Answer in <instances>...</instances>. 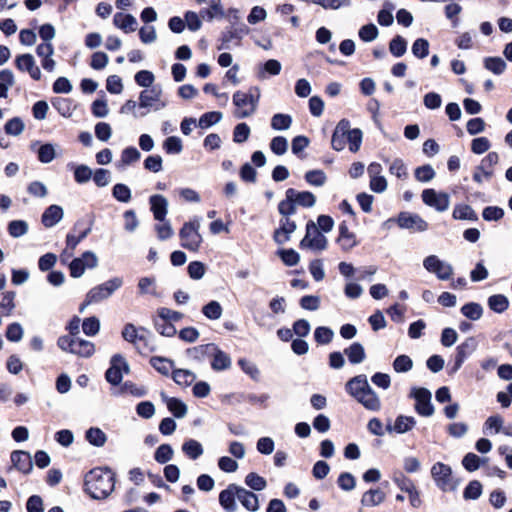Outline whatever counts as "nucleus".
Listing matches in <instances>:
<instances>
[{
    "label": "nucleus",
    "mask_w": 512,
    "mask_h": 512,
    "mask_svg": "<svg viewBox=\"0 0 512 512\" xmlns=\"http://www.w3.org/2000/svg\"><path fill=\"white\" fill-rule=\"evenodd\" d=\"M345 387L347 393L362 404L365 409L373 412L380 411L382 407L381 400L369 385L366 375L360 374L351 378Z\"/></svg>",
    "instance_id": "f257e3e1"
},
{
    "label": "nucleus",
    "mask_w": 512,
    "mask_h": 512,
    "mask_svg": "<svg viewBox=\"0 0 512 512\" xmlns=\"http://www.w3.org/2000/svg\"><path fill=\"white\" fill-rule=\"evenodd\" d=\"M114 487V474L109 469L95 468L85 476V490L94 499L106 498Z\"/></svg>",
    "instance_id": "f03ea898"
},
{
    "label": "nucleus",
    "mask_w": 512,
    "mask_h": 512,
    "mask_svg": "<svg viewBox=\"0 0 512 512\" xmlns=\"http://www.w3.org/2000/svg\"><path fill=\"white\" fill-rule=\"evenodd\" d=\"M260 98V89L252 87L248 92L236 91L233 94V104L236 107L234 116L238 119L248 118L253 115L257 109Z\"/></svg>",
    "instance_id": "7ed1b4c3"
},
{
    "label": "nucleus",
    "mask_w": 512,
    "mask_h": 512,
    "mask_svg": "<svg viewBox=\"0 0 512 512\" xmlns=\"http://www.w3.org/2000/svg\"><path fill=\"white\" fill-rule=\"evenodd\" d=\"M200 219L195 217L193 220L184 223L180 229L179 236L182 247L197 251L202 243V236L199 233Z\"/></svg>",
    "instance_id": "20e7f679"
},
{
    "label": "nucleus",
    "mask_w": 512,
    "mask_h": 512,
    "mask_svg": "<svg viewBox=\"0 0 512 512\" xmlns=\"http://www.w3.org/2000/svg\"><path fill=\"white\" fill-rule=\"evenodd\" d=\"M431 476L436 486L444 492L456 490L459 484L452 476L451 467L442 462H437L431 467Z\"/></svg>",
    "instance_id": "39448f33"
},
{
    "label": "nucleus",
    "mask_w": 512,
    "mask_h": 512,
    "mask_svg": "<svg viewBox=\"0 0 512 512\" xmlns=\"http://www.w3.org/2000/svg\"><path fill=\"white\" fill-rule=\"evenodd\" d=\"M122 285V281L118 278L109 280L101 285H98L92 288L86 295L85 302L80 307V312L84 311V308L87 305L98 303L109 296L117 290Z\"/></svg>",
    "instance_id": "423d86ee"
},
{
    "label": "nucleus",
    "mask_w": 512,
    "mask_h": 512,
    "mask_svg": "<svg viewBox=\"0 0 512 512\" xmlns=\"http://www.w3.org/2000/svg\"><path fill=\"white\" fill-rule=\"evenodd\" d=\"M128 371V365L121 355H114L110 360V367L105 373V378L109 384L112 385V394L118 395L123 392V388H116L122 381V371Z\"/></svg>",
    "instance_id": "0eeeda50"
},
{
    "label": "nucleus",
    "mask_w": 512,
    "mask_h": 512,
    "mask_svg": "<svg viewBox=\"0 0 512 512\" xmlns=\"http://www.w3.org/2000/svg\"><path fill=\"white\" fill-rule=\"evenodd\" d=\"M327 243V238L319 231L315 223L309 221L306 225V235L301 240L300 247L322 251L326 249Z\"/></svg>",
    "instance_id": "6e6552de"
},
{
    "label": "nucleus",
    "mask_w": 512,
    "mask_h": 512,
    "mask_svg": "<svg viewBox=\"0 0 512 512\" xmlns=\"http://www.w3.org/2000/svg\"><path fill=\"white\" fill-rule=\"evenodd\" d=\"M130 343L141 355H148L154 350V342L149 331L135 328L130 324Z\"/></svg>",
    "instance_id": "1a4fd4ad"
},
{
    "label": "nucleus",
    "mask_w": 512,
    "mask_h": 512,
    "mask_svg": "<svg viewBox=\"0 0 512 512\" xmlns=\"http://www.w3.org/2000/svg\"><path fill=\"white\" fill-rule=\"evenodd\" d=\"M166 106L167 101L162 99V88L159 85H154L140 93V108H151L155 111H158L165 108Z\"/></svg>",
    "instance_id": "9d476101"
},
{
    "label": "nucleus",
    "mask_w": 512,
    "mask_h": 512,
    "mask_svg": "<svg viewBox=\"0 0 512 512\" xmlns=\"http://www.w3.org/2000/svg\"><path fill=\"white\" fill-rule=\"evenodd\" d=\"M423 267L428 272L435 274L439 280H448L453 275L452 265L436 255H429L424 258Z\"/></svg>",
    "instance_id": "9b49d317"
},
{
    "label": "nucleus",
    "mask_w": 512,
    "mask_h": 512,
    "mask_svg": "<svg viewBox=\"0 0 512 512\" xmlns=\"http://www.w3.org/2000/svg\"><path fill=\"white\" fill-rule=\"evenodd\" d=\"M422 201L428 207L437 212H445L450 206V196L445 192H437L435 189H424L421 194Z\"/></svg>",
    "instance_id": "f8f14e48"
},
{
    "label": "nucleus",
    "mask_w": 512,
    "mask_h": 512,
    "mask_svg": "<svg viewBox=\"0 0 512 512\" xmlns=\"http://www.w3.org/2000/svg\"><path fill=\"white\" fill-rule=\"evenodd\" d=\"M410 396L416 401L415 411L424 417H430L434 414V406L431 403V392L426 388H413Z\"/></svg>",
    "instance_id": "ddd939ff"
},
{
    "label": "nucleus",
    "mask_w": 512,
    "mask_h": 512,
    "mask_svg": "<svg viewBox=\"0 0 512 512\" xmlns=\"http://www.w3.org/2000/svg\"><path fill=\"white\" fill-rule=\"evenodd\" d=\"M396 223L401 229H408L413 232H424L428 229V223L418 214L411 212H400Z\"/></svg>",
    "instance_id": "4468645a"
},
{
    "label": "nucleus",
    "mask_w": 512,
    "mask_h": 512,
    "mask_svg": "<svg viewBox=\"0 0 512 512\" xmlns=\"http://www.w3.org/2000/svg\"><path fill=\"white\" fill-rule=\"evenodd\" d=\"M98 265L97 256L90 251L82 254L81 257L75 258L69 265L70 275L74 278L81 277L86 269H93Z\"/></svg>",
    "instance_id": "2eb2a0df"
},
{
    "label": "nucleus",
    "mask_w": 512,
    "mask_h": 512,
    "mask_svg": "<svg viewBox=\"0 0 512 512\" xmlns=\"http://www.w3.org/2000/svg\"><path fill=\"white\" fill-rule=\"evenodd\" d=\"M15 66L19 71L29 73L32 79H41V70L36 65L33 55L29 53L18 55L15 59Z\"/></svg>",
    "instance_id": "dca6fc26"
},
{
    "label": "nucleus",
    "mask_w": 512,
    "mask_h": 512,
    "mask_svg": "<svg viewBox=\"0 0 512 512\" xmlns=\"http://www.w3.org/2000/svg\"><path fill=\"white\" fill-rule=\"evenodd\" d=\"M350 121L342 119L336 125L331 139V146L336 151H342L347 142V133L349 132Z\"/></svg>",
    "instance_id": "f3484780"
},
{
    "label": "nucleus",
    "mask_w": 512,
    "mask_h": 512,
    "mask_svg": "<svg viewBox=\"0 0 512 512\" xmlns=\"http://www.w3.org/2000/svg\"><path fill=\"white\" fill-rule=\"evenodd\" d=\"M150 210L154 219L163 222L168 213V200L160 194H154L149 198Z\"/></svg>",
    "instance_id": "a211bd4d"
},
{
    "label": "nucleus",
    "mask_w": 512,
    "mask_h": 512,
    "mask_svg": "<svg viewBox=\"0 0 512 512\" xmlns=\"http://www.w3.org/2000/svg\"><path fill=\"white\" fill-rule=\"evenodd\" d=\"M416 423L417 421L413 416L398 415L393 425L388 424L386 426V431L404 434L411 431L416 426Z\"/></svg>",
    "instance_id": "6ab92c4d"
},
{
    "label": "nucleus",
    "mask_w": 512,
    "mask_h": 512,
    "mask_svg": "<svg viewBox=\"0 0 512 512\" xmlns=\"http://www.w3.org/2000/svg\"><path fill=\"white\" fill-rule=\"evenodd\" d=\"M297 226L290 217H282L280 226L274 232V240L278 244H284L290 239V235L296 230Z\"/></svg>",
    "instance_id": "aec40b11"
},
{
    "label": "nucleus",
    "mask_w": 512,
    "mask_h": 512,
    "mask_svg": "<svg viewBox=\"0 0 512 512\" xmlns=\"http://www.w3.org/2000/svg\"><path fill=\"white\" fill-rule=\"evenodd\" d=\"M11 461L13 466L23 472L28 474L33 469V461L30 453L22 450H16L11 453Z\"/></svg>",
    "instance_id": "412c9836"
},
{
    "label": "nucleus",
    "mask_w": 512,
    "mask_h": 512,
    "mask_svg": "<svg viewBox=\"0 0 512 512\" xmlns=\"http://www.w3.org/2000/svg\"><path fill=\"white\" fill-rule=\"evenodd\" d=\"M237 485L230 484L219 494V503L226 512H235L237 510V504L235 498H237Z\"/></svg>",
    "instance_id": "4be33fe9"
},
{
    "label": "nucleus",
    "mask_w": 512,
    "mask_h": 512,
    "mask_svg": "<svg viewBox=\"0 0 512 512\" xmlns=\"http://www.w3.org/2000/svg\"><path fill=\"white\" fill-rule=\"evenodd\" d=\"M210 360L211 368L214 371H223L231 367L230 356L226 352L222 351L216 344L214 346V351L211 354Z\"/></svg>",
    "instance_id": "5701e85b"
},
{
    "label": "nucleus",
    "mask_w": 512,
    "mask_h": 512,
    "mask_svg": "<svg viewBox=\"0 0 512 512\" xmlns=\"http://www.w3.org/2000/svg\"><path fill=\"white\" fill-rule=\"evenodd\" d=\"M237 499L248 511L256 512L259 509V500L255 493L237 485Z\"/></svg>",
    "instance_id": "b1692460"
},
{
    "label": "nucleus",
    "mask_w": 512,
    "mask_h": 512,
    "mask_svg": "<svg viewBox=\"0 0 512 512\" xmlns=\"http://www.w3.org/2000/svg\"><path fill=\"white\" fill-rule=\"evenodd\" d=\"M285 196L292 197L296 205L306 208L313 207L316 202L314 194L309 191L299 192L293 188H289L286 190Z\"/></svg>",
    "instance_id": "393cba45"
},
{
    "label": "nucleus",
    "mask_w": 512,
    "mask_h": 512,
    "mask_svg": "<svg viewBox=\"0 0 512 512\" xmlns=\"http://www.w3.org/2000/svg\"><path fill=\"white\" fill-rule=\"evenodd\" d=\"M161 398L163 402L166 403L168 410L176 418H183L186 416L188 408L182 400L175 397H169L164 392L161 393Z\"/></svg>",
    "instance_id": "a878e982"
},
{
    "label": "nucleus",
    "mask_w": 512,
    "mask_h": 512,
    "mask_svg": "<svg viewBox=\"0 0 512 512\" xmlns=\"http://www.w3.org/2000/svg\"><path fill=\"white\" fill-rule=\"evenodd\" d=\"M248 33V28L243 26L241 28H229L222 32L220 41L221 44L218 46V50L229 49V43L233 39L241 40L244 35Z\"/></svg>",
    "instance_id": "bb28decb"
},
{
    "label": "nucleus",
    "mask_w": 512,
    "mask_h": 512,
    "mask_svg": "<svg viewBox=\"0 0 512 512\" xmlns=\"http://www.w3.org/2000/svg\"><path fill=\"white\" fill-rule=\"evenodd\" d=\"M63 215L64 212L60 206L51 205L42 214V224L47 228L53 227L62 220Z\"/></svg>",
    "instance_id": "cd10ccee"
},
{
    "label": "nucleus",
    "mask_w": 512,
    "mask_h": 512,
    "mask_svg": "<svg viewBox=\"0 0 512 512\" xmlns=\"http://www.w3.org/2000/svg\"><path fill=\"white\" fill-rule=\"evenodd\" d=\"M95 352V345L88 340L82 339L80 337H75L73 343V352L79 357L89 358Z\"/></svg>",
    "instance_id": "c85d7f7f"
},
{
    "label": "nucleus",
    "mask_w": 512,
    "mask_h": 512,
    "mask_svg": "<svg viewBox=\"0 0 512 512\" xmlns=\"http://www.w3.org/2000/svg\"><path fill=\"white\" fill-rule=\"evenodd\" d=\"M344 354L353 365L362 363L366 358L365 349L359 342H354L349 347L345 348Z\"/></svg>",
    "instance_id": "c756f323"
},
{
    "label": "nucleus",
    "mask_w": 512,
    "mask_h": 512,
    "mask_svg": "<svg viewBox=\"0 0 512 512\" xmlns=\"http://www.w3.org/2000/svg\"><path fill=\"white\" fill-rule=\"evenodd\" d=\"M385 493L379 489H369L361 498V504L364 507H375L380 505L385 500Z\"/></svg>",
    "instance_id": "7c9ffc66"
},
{
    "label": "nucleus",
    "mask_w": 512,
    "mask_h": 512,
    "mask_svg": "<svg viewBox=\"0 0 512 512\" xmlns=\"http://www.w3.org/2000/svg\"><path fill=\"white\" fill-rule=\"evenodd\" d=\"M202 19L211 22L214 18L224 17V10L221 5V0H209V7L200 10Z\"/></svg>",
    "instance_id": "2f4dec72"
},
{
    "label": "nucleus",
    "mask_w": 512,
    "mask_h": 512,
    "mask_svg": "<svg viewBox=\"0 0 512 512\" xmlns=\"http://www.w3.org/2000/svg\"><path fill=\"white\" fill-rule=\"evenodd\" d=\"M452 217L455 220H469V221H477L478 216L474 209L470 205L466 204H457L455 205L452 213Z\"/></svg>",
    "instance_id": "473e14b6"
},
{
    "label": "nucleus",
    "mask_w": 512,
    "mask_h": 512,
    "mask_svg": "<svg viewBox=\"0 0 512 512\" xmlns=\"http://www.w3.org/2000/svg\"><path fill=\"white\" fill-rule=\"evenodd\" d=\"M172 379L176 384L188 387L196 380V374L187 369H174L172 371Z\"/></svg>",
    "instance_id": "72a5a7b5"
},
{
    "label": "nucleus",
    "mask_w": 512,
    "mask_h": 512,
    "mask_svg": "<svg viewBox=\"0 0 512 512\" xmlns=\"http://www.w3.org/2000/svg\"><path fill=\"white\" fill-rule=\"evenodd\" d=\"M36 152L38 160L43 164L51 163L57 156L56 145L52 143L39 145Z\"/></svg>",
    "instance_id": "f704fd0d"
},
{
    "label": "nucleus",
    "mask_w": 512,
    "mask_h": 512,
    "mask_svg": "<svg viewBox=\"0 0 512 512\" xmlns=\"http://www.w3.org/2000/svg\"><path fill=\"white\" fill-rule=\"evenodd\" d=\"M214 343H208L204 345L196 346L188 350L191 358L199 362H203L206 359H210L212 352L214 351Z\"/></svg>",
    "instance_id": "c9c22d12"
},
{
    "label": "nucleus",
    "mask_w": 512,
    "mask_h": 512,
    "mask_svg": "<svg viewBox=\"0 0 512 512\" xmlns=\"http://www.w3.org/2000/svg\"><path fill=\"white\" fill-rule=\"evenodd\" d=\"M484 68L495 75H501L507 68L506 62L501 57H485L483 60Z\"/></svg>",
    "instance_id": "e433bc0d"
},
{
    "label": "nucleus",
    "mask_w": 512,
    "mask_h": 512,
    "mask_svg": "<svg viewBox=\"0 0 512 512\" xmlns=\"http://www.w3.org/2000/svg\"><path fill=\"white\" fill-rule=\"evenodd\" d=\"M281 68V63L278 60L270 59L259 68L257 76L259 79H266L267 75L276 76L280 74Z\"/></svg>",
    "instance_id": "4c0bfd02"
},
{
    "label": "nucleus",
    "mask_w": 512,
    "mask_h": 512,
    "mask_svg": "<svg viewBox=\"0 0 512 512\" xmlns=\"http://www.w3.org/2000/svg\"><path fill=\"white\" fill-rule=\"evenodd\" d=\"M182 451L192 460L198 459L204 452L202 444L194 439L186 440L182 445Z\"/></svg>",
    "instance_id": "58836bf2"
},
{
    "label": "nucleus",
    "mask_w": 512,
    "mask_h": 512,
    "mask_svg": "<svg viewBox=\"0 0 512 512\" xmlns=\"http://www.w3.org/2000/svg\"><path fill=\"white\" fill-rule=\"evenodd\" d=\"M487 304L492 311L501 314L508 309L509 300L503 294H495L488 298Z\"/></svg>",
    "instance_id": "ea45409f"
},
{
    "label": "nucleus",
    "mask_w": 512,
    "mask_h": 512,
    "mask_svg": "<svg viewBox=\"0 0 512 512\" xmlns=\"http://www.w3.org/2000/svg\"><path fill=\"white\" fill-rule=\"evenodd\" d=\"M477 347L478 342L475 337H468L465 339V341L457 346L456 355L466 360L472 353L476 351Z\"/></svg>",
    "instance_id": "a19ab883"
},
{
    "label": "nucleus",
    "mask_w": 512,
    "mask_h": 512,
    "mask_svg": "<svg viewBox=\"0 0 512 512\" xmlns=\"http://www.w3.org/2000/svg\"><path fill=\"white\" fill-rule=\"evenodd\" d=\"M504 420L500 415H492L488 417L483 426V433L491 435L493 433L502 432Z\"/></svg>",
    "instance_id": "79ce46f5"
},
{
    "label": "nucleus",
    "mask_w": 512,
    "mask_h": 512,
    "mask_svg": "<svg viewBox=\"0 0 512 512\" xmlns=\"http://www.w3.org/2000/svg\"><path fill=\"white\" fill-rule=\"evenodd\" d=\"M292 125V117L289 114L276 113L271 118V128L275 131L288 130Z\"/></svg>",
    "instance_id": "37998d69"
},
{
    "label": "nucleus",
    "mask_w": 512,
    "mask_h": 512,
    "mask_svg": "<svg viewBox=\"0 0 512 512\" xmlns=\"http://www.w3.org/2000/svg\"><path fill=\"white\" fill-rule=\"evenodd\" d=\"M85 438L91 445L96 447H102L107 440L105 433L97 427L89 428L86 431Z\"/></svg>",
    "instance_id": "c03bdc74"
},
{
    "label": "nucleus",
    "mask_w": 512,
    "mask_h": 512,
    "mask_svg": "<svg viewBox=\"0 0 512 512\" xmlns=\"http://www.w3.org/2000/svg\"><path fill=\"white\" fill-rule=\"evenodd\" d=\"M202 313L209 320H218L222 316L223 308L218 301L212 300L202 307Z\"/></svg>",
    "instance_id": "a18cd8bd"
},
{
    "label": "nucleus",
    "mask_w": 512,
    "mask_h": 512,
    "mask_svg": "<svg viewBox=\"0 0 512 512\" xmlns=\"http://www.w3.org/2000/svg\"><path fill=\"white\" fill-rule=\"evenodd\" d=\"M461 313L472 321L479 320L483 315V308L479 303L470 302L462 306Z\"/></svg>",
    "instance_id": "49530a36"
},
{
    "label": "nucleus",
    "mask_w": 512,
    "mask_h": 512,
    "mask_svg": "<svg viewBox=\"0 0 512 512\" xmlns=\"http://www.w3.org/2000/svg\"><path fill=\"white\" fill-rule=\"evenodd\" d=\"M362 131L359 128L351 129L349 127V132L347 133V142L349 144V150L353 153L359 151L362 143Z\"/></svg>",
    "instance_id": "de8ad7c7"
},
{
    "label": "nucleus",
    "mask_w": 512,
    "mask_h": 512,
    "mask_svg": "<svg viewBox=\"0 0 512 512\" xmlns=\"http://www.w3.org/2000/svg\"><path fill=\"white\" fill-rule=\"evenodd\" d=\"M498 161V154L496 152H490L482 159L481 164L478 166V170H482L485 178L488 179L492 176V171L489 169L496 165Z\"/></svg>",
    "instance_id": "09e8293b"
},
{
    "label": "nucleus",
    "mask_w": 512,
    "mask_h": 512,
    "mask_svg": "<svg viewBox=\"0 0 512 512\" xmlns=\"http://www.w3.org/2000/svg\"><path fill=\"white\" fill-rule=\"evenodd\" d=\"M407 41L400 35L395 36L389 43V51L395 57H401L406 53Z\"/></svg>",
    "instance_id": "8fccbe9b"
},
{
    "label": "nucleus",
    "mask_w": 512,
    "mask_h": 512,
    "mask_svg": "<svg viewBox=\"0 0 512 512\" xmlns=\"http://www.w3.org/2000/svg\"><path fill=\"white\" fill-rule=\"evenodd\" d=\"M150 363L159 373L166 376L174 370V363L167 358L152 357Z\"/></svg>",
    "instance_id": "3c124183"
},
{
    "label": "nucleus",
    "mask_w": 512,
    "mask_h": 512,
    "mask_svg": "<svg viewBox=\"0 0 512 512\" xmlns=\"http://www.w3.org/2000/svg\"><path fill=\"white\" fill-rule=\"evenodd\" d=\"M8 233L13 238H19L28 232V223L24 220H13L8 224Z\"/></svg>",
    "instance_id": "603ef678"
},
{
    "label": "nucleus",
    "mask_w": 512,
    "mask_h": 512,
    "mask_svg": "<svg viewBox=\"0 0 512 512\" xmlns=\"http://www.w3.org/2000/svg\"><path fill=\"white\" fill-rule=\"evenodd\" d=\"M245 484L255 491H262L266 488V480L257 473L251 472L245 477Z\"/></svg>",
    "instance_id": "864d4df0"
},
{
    "label": "nucleus",
    "mask_w": 512,
    "mask_h": 512,
    "mask_svg": "<svg viewBox=\"0 0 512 512\" xmlns=\"http://www.w3.org/2000/svg\"><path fill=\"white\" fill-rule=\"evenodd\" d=\"M222 119V113L217 111L204 113L198 121V126L202 129L209 128L217 124Z\"/></svg>",
    "instance_id": "5fc2aeb1"
},
{
    "label": "nucleus",
    "mask_w": 512,
    "mask_h": 512,
    "mask_svg": "<svg viewBox=\"0 0 512 512\" xmlns=\"http://www.w3.org/2000/svg\"><path fill=\"white\" fill-rule=\"evenodd\" d=\"M174 455V451L169 444L160 445L154 454L155 460L160 464L169 462Z\"/></svg>",
    "instance_id": "6e6d98bb"
},
{
    "label": "nucleus",
    "mask_w": 512,
    "mask_h": 512,
    "mask_svg": "<svg viewBox=\"0 0 512 512\" xmlns=\"http://www.w3.org/2000/svg\"><path fill=\"white\" fill-rule=\"evenodd\" d=\"M411 51L419 59H423L429 54V42L424 38H418L414 41Z\"/></svg>",
    "instance_id": "4d7b16f0"
},
{
    "label": "nucleus",
    "mask_w": 512,
    "mask_h": 512,
    "mask_svg": "<svg viewBox=\"0 0 512 512\" xmlns=\"http://www.w3.org/2000/svg\"><path fill=\"white\" fill-rule=\"evenodd\" d=\"M481 494L482 484L477 480H473L469 482V484L464 489L463 497L466 500H476L481 496Z\"/></svg>",
    "instance_id": "13d9d810"
},
{
    "label": "nucleus",
    "mask_w": 512,
    "mask_h": 512,
    "mask_svg": "<svg viewBox=\"0 0 512 512\" xmlns=\"http://www.w3.org/2000/svg\"><path fill=\"white\" fill-rule=\"evenodd\" d=\"M413 367L412 359L407 355H399L393 361V369L397 373H406Z\"/></svg>",
    "instance_id": "bf43d9fd"
},
{
    "label": "nucleus",
    "mask_w": 512,
    "mask_h": 512,
    "mask_svg": "<svg viewBox=\"0 0 512 512\" xmlns=\"http://www.w3.org/2000/svg\"><path fill=\"white\" fill-rule=\"evenodd\" d=\"M134 79L137 85L148 89L153 86L152 84L155 81V76L149 70H141L135 74Z\"/></svg>",
    "instance_id": "052dcab7"
},
{
    "label": "nucleus",
    "mask_w": 512,
    "mask_h": 512,
    "mask_svg": "<svg viewBox=\"0 0 512 512\" xmlns=\"http://www.w3.org/2000/svg\"><path fill=\"white\" fill-rule=\"evenodd\" d=\"M414 175L417 181L426 183L435 177V171L431 165L427 164L417 167Z\"/></svg>",
    "instance_id": "680f3d73"
},
{
    "label": "nucleus",
    "mask_w": 512,
    "mask_h": 512,
    "mask_svg": "<svg viewBox=\"0 0 512 512\" xmlns=\"http://www.w3.org/2000/svg\"><path fill=\"white\" fill-rule=\"evenodd\" d=\"M334 332L332 329L324 326L317 327L314 331V338L318 344L324 345L332 341Z\"/></svg>",
    "instance_id": "e2e57ef3"
},
{
    "label": "nucleus",
    "mask_w": 512,
    "mask_h": 512,
    "mask_svg": "<svg viewBox=\"0 0 512 512\" xmlns=\"http://www.w3.org/2000/svg\"><path fill=\"white\" fill-rule=\"evenodd\" d=\"M250 133V127L246 123H239L234 128L233 141L238 144L244 143L248 140Z\"/></svg>",
    "instance_id": "0e129e2a"
},
{
    "label": "nucleus",
    "mask_w": 512,
    "mask_h": 512,
    "mask_svg": "<svg viewBox=\"0 0 512 512\" xmlns=\"http://www.w3.org/2000/svg\"><path fill=\"white\" fill-rule=\"evenodd\" d=\"M326 174L322 170H310L305 173V180L313 186L321 187L326 182Z\"/></svg>",
    "instance_id": "69168bd1"
},
{
    "label": "nucleus",
    "mask_w": 512,
    "mask_h": 512,
    "mask_svg": "<svg viewBox=\"0 0 512 512\" xmlns=\"http://www.w3.org/2000/svg\"><path fill=\"white\" fill-rule=\"evenodd\" d=\"M504 210L498 206H487L482 211V217L485 221H499L504 217Z\"/></svg>",
    "instance_id": "338daca9"
},
{
    "label": "nucleus",
    "mask_w": 512,
    "mask_h": 512,
    "mask_svg": "<svg viewBox=\"0 0 512 512\" xmlns=\"http://www.w3.org/2000/svg\"><path fill=\"white\" fill-rule=\"evenodd\" d=\"M24 128V122L18 117L10 119L5 124V132L12 136H19L24 131Z\"/></svg>",
    "instance_id": "774afa93"
}]
</instances>
